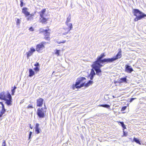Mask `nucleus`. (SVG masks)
I'll list each match as a JSON object with an SVG mask.
<instances>
[{
	"label": "nucleus",
	"mask_w": 146,
	"mask_h": 146,
	"mask_svg": "<svg viewBox=\"0 0 146 146\" xmlns=\"http://www.w3.org/2000/svg\"><path fill=\"white\" fill-rule=\"evenodd\" d=\"M105 56L104 53H102L100 56L97 58V60L92 65V67L94 69L97 75L99 76L101 75L102 70L100 68L104 65L102 64L104 63H111L114 62L122 56L121 51V49L118 52L117 55L111 58H104L102 59Z\"/></svg>",
	"instance_id": "obj_1"
},
{
	"label": "nucleus",
	"mask_w": 146,
	"mask_h": 146,
	"mask_svg": "<svg viewBox=\"0 0 146 146\" xmlns=\"http://www.w3.org/2000/svg\"><path fill=\"white\" fill-rule=\"evenodd\" d=\"M0 99L6 101L5 103L8 106L10 105L12 103V97L8 91L7 92H3L0 93Z\"/></svg>",
	"instance_id": "obj_2"
},
{
	"label": "nucleus",
	"mask_w": 146,
	"mask_h": 146,
	"mask_svg": "<svg viewBox=\"0 0 146 146\" xmlns=\"http://www.w3.org/2000/svg\"><path fill=\"white\" fill-rule=\"evenodd\" d=\"M85 80L86 78L83 77L78 78L76 80V84L72 85L73 88L74 89L75 88H80L83 87L85 84V82H84V81Z\"/></svg>",
	"instance_id": "obj_3"
},
{
	"label": "nucleus",
	"mask_w": 146,
	"mask_h": 146,
	"mask_svg": "<svg viewBox=\"0 0 146 146\" xmlns=\"http://www.w3.org/2000/svg\"><path fill=\"white\" fill-rule=\"evenodd\" d=\"M132 13L134 15L136 16L134 19L135 21H138L144 17H146V14L140 11L138 9H133L132 11Z\"/></svg>",
	"instance_id": "obj_4"
},
{
	"label": "nucleus",
	"mask_w": 146,
	"mask_h": 146,
	"mask_svg": "<svg viewBox=\"0 0 146 146\" xmlns=\"http://www.w3.org/2000/svg\"><path fill=\"white\" fill-rule=\"evenodd\" d=\"M46 112V110L43 108H40L37 110V114L39 118H42L44 117Z\"/></svg>",
	"instance_id": "obj_5"
},
{
	"label": "nucleus",
	"mask_w": 146,
	"mask_h": 146,
	"mask_svg": "<svg viewBox=\"0 0 146 146\" xmlns=\"http://www.w3.org/2000/svg\"><path fill=\"white\" fill-rule=\"evenodd\" d=\"M133 70L132 67L128 64L125 65V71L128 73H131Z\"/></svg>",
	"instance_id": "obj_6"
},
{
	"label": "nucleus",
	"mask_w": 146,
	"mask_h": 146,
	"mask_svg": "<svg viewBox=\"0 0 146 146\" xmlns=\"http://www.w3.org/2000/svg\"><path fill=\"white\" fill-rule=\"evenodd\" d=\"M44 100L42 98H40L36 100V105L37 107H42L43 104Z\"/></svg>",
	"instance_id": "obj_7"
},
{
	"label": "nucleus",
	"mask_w": 146,
	"mask_h": 146,
	"mask_svg": "<svg viewBox=\"0 0 146 146\" xmlns=\"http://www.w3.org/2000/svg\"><path fill=\"white\" fill-rule=\"evenodd\" d=\"M35 51V48H31L30 50L26 53L27 58H29L30 56H31L33 54V53Z\"/></svg>",
	"instance_id": "obj_8"
},
{
	"label": "nucleus",
	"mask_w": 146,
	"mask_h": 146,
	"mask_svg": "<svg viewBox=\"0 0 146 146\" xmlns=\"http://www.w3.org/2000/svg\"><path fill=\"white\" fill-rule=\"evenodd\" d=\"M27 8L24 7L22 10V12L25 14L26 17H27L30 15V13L27 11Z\"/></svg>",
	"instance_id": "obj_9"
},
{
	"label": "nucleus",
	"mask_w": 146,
	"mask_h": 146,
	"mask_svg": "<svg viewBox=\"0 0 146 146\" xmlns=\"http://www.w3.org/2000/svg\"><path fill=\"white\" fill-rule=\"evenodd\" d=\"M44 47V46L43 44H38L36 46V50L37 51L39 52L40 50H42L43 48Z\"/></svg>",
	"instance_id": "obj_10"
},
{
	"label": "nucleus",
	"mask_w": 146,
	"mask_h": 146,
	"mask_svg": "<svg viewBox=\"0 0 146 146\" xmlns=\"http://www.w3.org/2000/svg\"><path fill=\"white\" fill-rule=\"evenodd\" d=\"M44 35L45 36V38L46 40H48L49 37H48L50 35V33L48 32L47 30H44Z\"/></svg>",
	"instance_id": "obj_11"
},
{
	"label": "nucleus",
	"mask_w": 146,
	"mask_h": 146,
	"mask_svg": "<svg viewBox=\"0 0 146 146\" xmlns=\"http://www.w3.org/2000/svg\"><path fill=\"white\" fill-rule=\"evenodd\" d=\"M94 69L93 68L91 69L90 74L89 75V77H90V80H93L94 76L96 75V73L94 71Z\"/></svg>",
	"instance_id": "obj_12"
},
{
	"label": "nucleus",
	"mask_w": 146,
	"mask_h": 146,
	"mask_svg": "<svg viewBox=\"0 0 146 146\" xmlns=\"http://www.w3.org/2000/svg\"><path fill=\"white\" fill-rule=\"evenodd\" d=\"M48 19H46L44 17H41L40 19V22L42 23H44V24H46L47 23L46 21Z\"/></svg>",
	"instance_id": "obj_13"
},
{
	"label": "nucleus",
	"mask_w": 146,
	"mask_h": 146,
	"mask_svg": "<svg viewBox=\"0 0 146 146\" xmlns=\"http://www.w3.org/2000/svg\"><path fill=\"white\" fill-rule=\"evenodd\" d=\"M39 124L38 123H37L36 124L35 126V131L36 132V133L38 134L40 133V129L39 128Z\"/></svg>",
	"instance_id": "obj_14"
},
{
	"label": "nucleus",
	"mask_w": 146,
	"mask_h": 146,
	"mask_svg": "<svg viewBox=\"0 0 146 146\" xmlns=\"http://www.w3.org/2000/svg\"><path fill=\"white\" fill-rule=\"evenodd\" d=\"M29 76L30 77L33 76L35 74V72L31 69H29Z\"/></svg>",
	"instance_id": "obj_15"
},
{
	"label": "nucleus",
	"mask_w": 146,
	"mask_h": 146,
	"mask_svg": "<svg viewBox=\"0 0 146 146\" xmlns=\"http://www.w3.org/2000/svg\"><path fill=\"white\" fill-rule=\"evenodd\" d=\"M34 14H30L27 17V21H31L33 19V16Z\"/></svg>",
	"instance_id": "obj_16"
},
{
	"label": "nucleus",
	"mask_w": 146,
	"mask_h": 146,
	"mask_svg": "<svg viewBox=\"0 0 146 146\" xmlns=\"http://www.w3.org/2000/svg\"><path fill=\"white\" fill-rule=\"evenodd\" d=\"M45 11L46 9H43L40 12H39V14L41 17H44V14Z\"/></svg>",
	"instance_id": "obj_17"
},
{
	"label": "nucleus",
	"mask_w": 146,
	"mask_h": 146,
	"mask_svg": "<svg viewBox=\"0 0 146 146\" xmlns=\"http://www.w3.org/2000/svg\"><path fill=\"white\" fill-rule=\"evenodd\" d=\"M93 81L91 80H89L88 82L85 84H84V86L86 87H88L90 85H91L93 83Z\"/></svg>",
	"instance_id": "obj_18"
},
{
	"label": "nucleus",
	"mask_w": 146,
	"mask_h": 146,
	"mask_svg": "<svg viewBox=\"0 0 146 146\" xmlns=\"http://www.w3.org/2000/svg\"><path fill=\"white\" fill-rule=\"evenodd\" d=\"M66 24L68 27L69 28L67 29L68 31L69 32L72 29V25L71 23H67Z\"/></svg>",
	"instance_id": "obj_19"
},
{
	"label": "nucleus",
	"mask_w": 146,
	"mask_h": 146,
	"mask_svg": "<svg viewBox=\"0 0 146 146\" xmlns=\"http://www.w3.org/2000/svg\"><path fill=\"white\" fill-rule=\"evenodd\" d=\"M127 79L126 77H123L121 78L119 80V82L122 83L123 82H126L127 81Z\"/></svg>",
	"instance_id": "obj_20"
},
{
	"label": "nucleus",
	"mask_w": 146,
	"mask_h": 146,
	"mask_svg": "<svg viewBox=\"0 0 146 146\" xmlns=\"http://www.w3.org/2000/svg\"><path fill=\"white\" fill-rule=\"evenodd\" d=\"M133 140L135 142H136L137 143H138L140 145H141V143L140 142L139 140L137 138H134Z\"/></svg>",
	"instance_id": "obj_21"
},
{
	"label": "nucleus",
	"mask_w": 146,
	"mask_h": 146,
	"mask_svg": "<svg viewBox=\"0 0 146 146\" xmlns=\"http://www.w3.org/2000/svg\"><path fill=\"white\" fill-rule=\"evenodd\" d=\"M119 123H120V124L121 125L122 127L123 128V130L125 129H126V127L123 122H119Z\"/></svg>",
	"instance_id": "obj_22"
},
{
	"label": "nucleus",
	"mask_w": 146,
	"mask_h": 146,
	"mask_svg": "<svg viewBox=\"0 0 146 146\" xmlns=\"http://www.w3.org/2000/svg\"><path fill=\"white\" fill-rule=\"evenodd\" d=\"M99 106L102 107L104 108H108L110 107V106L109 105L105 104H102L100 105H99Z\"/></svg>",
	"instance_id": "obj_23"
},
{
	"label": "nucleus",
	"mask_w": 146,
	"mask_h": 146,
	"mask_svg": "<svg viewBox=\"0 0 146 146\" xmlns=\"http://www.w3.org/2000/svg\"><path fill=\"white\" fill-rule=\"evenodd\" d=\"M71 16L70 15H69L67 17L66 21V23H67L69 22H70L71 21Z\"/></svg>",
	"instance_id": "obj_24"
},
{
	"label": "nucleus",
	"mask_w": 146,
	"mask_h": 146,
	"mask_svg": "<svg viewBox=\"0 0 146 146\" xmlns=\"http://www.w3.org/2000/svg\"><path fill=\"white\" fill-rule=\"evenodd\" d=\"M21 20L19 19H17V20L16 21V24L17 25H20L21 23Z\"/></svg>",
	"instance_id": "obj_25"
},
{
	"label": "nucleus",
	"mask_w": 146,
	"mask_h": 146,
	"mask_svg": "<svg viewBox=\"0 0 146 146\" xmlns=\"http://www.w3.org/2000/svg\"><path fill=\"white\" fill-rule=\"evenodd\" d=\"M2 106V110L1 111L5 113L6 111L5 109V106L3 104L1 105Z\"/></svg>",
	"instance_id": "obj_26"
},
{
	"label": "nucleus",
	"mask_w": 146,
	"mask_h": 146,
	"mask_svg": "<svg viewBox=\"0 0 146 146\" xmlns=\"http://www.w3.org/2000/svg\"><path fill=\"white\" fill-rule=\"evenodd\" d=\"M34 69L35 70V71L36 72L38 71L39 70V68L38 67H36L34 68Z\"/></svg>",
	"instance_id": "obj_27"
},
{
	"label": "nucleus",
	"mask_w": 146,
	"mask_h": 146,
	"mask_svg": "<svg viewBox=\"0 0 146 146\" xmlns=\"http://www.w3.org/2000/svg\"><path fill=\"white\" fill-rule=\"evenodd\" d=\"M60 51V50H56V51L55 52V54H57V56H58L59 54V52Z\"/></svg>",
	"instance_id": "obj_28"
},
{
	"label": "nucleus",
	"mask_w": 146,
	"mask_h": 146,
	"mask_svg": "<svg viewBox=\"0 0 146 146\" xmlns=\"http://www.w3.org/2000/svg\"><path fill=\"white\" fill-rule=\"evenodd\" d=\"M127 108V107L126 106H124L123 107H122L121 111H123L125 110Z\"/></svg>",
	"instance_id": "obj_29"
},
{
	"label": "nucleus",
	"mask_w": 146,
	"mask_h": 146,
	"mask_svg": "<svg viewBox=\"0 0 146 146\" xmlns=\"http://www.w3.org/2000/svg\"><path fill=\"white\" fill-rule=\"evenodd\" d=\"M15 90H14L13 88L11 90V92H12V95H14V93L15 92Z\"/></svg>",
	"instance_id": "obj_30"
},
{
	"label": "nucleus",
	"mask_w": 146,
	"mask_h": 146,
	"mask_svg": "<svg viewBox=\"0 0 146 146\" xmlns=\"http://www.w3.org/2000/svg\"><path fill=\"white\" fill-rule=\"evenodd\" d=\"M32 132L30 131L29 133V139H30L31 138V136L32 135Z\"/></svg>",
	"instance_id": "obj_31"
},
{
	"label": "nucleus",
	"mask_w": 146,
	"mask_h": 146,
	"mask_svg": "<svg viewBox=\"0 0 146 146\" xmlns=\"http://www.w3.org/2000/svg\"><path fill=\"white\" fill-rule=\"evenodd\" d=\"M2 146H6V142L5 141H4L2 143Z\"/></svg>",
	"instance_id": "obj_32"
},
{
	"label": "nucleus",
	"mask_w": 146,
	"mask_h": 146,
	"mask_svg": "<svg viewBox=\"0 0 146 146\" xmlns=\"http://www.w3.org/2000/svg\"><path fill=\"white\" fill-rule=\"evenodd\" d=\"M5 113L4 112H3L2 111L0 112V117H1L2 115Z\"/></svg>",
	"instance_id": "obj_33"
},
{
	"label": "nucleus",
	"mask_w": 146,
	"mask_h": 146,
	"mask_svg": "<svg viewBox=\"0 0 146 146\" xmlns=\"http://www.w3.org/2000/svg\"><path fill=\"white\" fill-rule=\"evenodd\" d=\"M34 66L36 67H38L39 66V64L38 63L36 62Z\"/></svg>",
	"instance_id": "obj_34"
},
{
	"label": "nucleus",
	"mask_w": 146,
	"mask_h": 146,
	"mask_svg": "<svg viewBox=\"0 0 146 146\" xmlns=\"http://www.w3.org/2000/svg\"><path fill=\"white\" fill-rule=\"evenodd\" d=\"M20 2H21V3H20V6L21 7H22L23 6V1H20Z\"/></svg>",
	"instance_id": "obj_35"
},
{
	"label": "nucleus",
	"mask_w": 146,
	"mask_h": 146,
	"mask_svg": "<svg viewBox=\"0 0 146 146\" xmlns=\"http://www.w3.org/2000/svg\"><path fill=\"white\" fill-rule=\"evenodd\" d=\"M27 108H33V107L32 106H31V105H29L27 107Z\"/></svg>",
	"instance_id": "obj_36"
},
{
	"label": "nucleus",
	"mask_w": 146,
	"mask_h": 146,
	"mask_svg": "<svg viewBox=\"0 0 146 146\" xmlns=\"http://www.w3.org/2000/svg\"><path fill=\"white\" fill-rule=\"evenodd\" d=\"M66 42V40L63 41H60L59 42H58V44H60L61 43H64Z\"/></svg>",
	"instance_id": "obj_37"
},
{
	"label": "nucleus",
	"mask_w": 146,
	"mask_h": 146,
	"mask_svg": "<svg viewBox=\"0 0 146 146\" xmlns=\"http://www.w3.org/2000/svg\"><path fill=\"white\" fill-rule=\"evenodd\" d=\"M69 32L68 31V30H67V32H66L65 33H62L63 35H66Z\"/></svg>",
	"instance_id": "obj_38"
},
{
	"label": "nucleus",
	"mask_w": 146,
	"mask_h": 146,
	"mask_svg": "<svg viewBox=\"0 0 146 146\" xmlns=\"http://www.w3.org/2000/svg\"><path fill=\"white\" fill-rule=\"evenodd\" d=\"M135 99V98H131L130 100V101L129 102H132L133 101V100Z\"/></svg>",
	"instance_id": "obj_39"
},
{
	"label": "nucleus",
	"mask_w": 146,
	"mask_h": 146,
	"mask_svg": "<svg viewBox=\"0 0 146 146\" xmlns=\"http://www.w3.org/2000/svg\"><path fill=\"white\" fill-rule=\"evenodd\" d=\"M17 88L15 86L13 88L14 90H16L17 89Z\"/></svg>",
	"instance_id": "obj_40"
},
{
	"label": "nucleus",
	"mask_w": 146,
	"mask_h": 146,
	"mask_svg": "<svg viewBox=\"0 0 146 146\" xmlns=\"http://www.w3.org/2000/svg\"><path fill=\"white\" fill-rule=\"evenodd\" d=\"M66 37H67V38L68 39V38H70L71 37V36H66Z\"/></svg>",
	"instance_id": "obj_41"
},
{
	"label": "nucleus",
	"mask_w": 146,
	"mask_h": 146,
	"mask_svg": "<svg viewBox=\"0 0 146 146\" xmlns=\"http://www.w3.org/2000/svg\"><path fill=\"white\" fill-rule=\"evenodd\" d=\"M0 104H1V105H3V103L2 102H0Z\"/></svg>",
	"instance_id": "obj_42"
},
{
	"label": "nucleus",
	"mask_w": 146,
	"mask_h": 146,
	"mask_svg": "<svg viewBox=\"0 0 146 146\" xmlns=\"http://www.w3.org/2000/svg\"><path fill=\"white\" fill-rule=\"evenodd\" d=\"M123 133H124V135H125V136H126V135H125V132L124 131H123Z\"/></svg>",
	"instance_id": "obj_43"
},
{
	"label": "nucleus",
	"mask_w": 146,
	"mask_h": 146,
	"mask_svg": "<svg viewBox=\"0 0 146 146\" xmlns=\"http://www.w3.org/2000/svg\"><path fill=\"white\" fill-rule=\"evenodd\" d=\"M123 133H124V135H125V136H126V135H125V132L124 131H123Z\"/></svg>",
	"instance_id": "obj_44"
},
{
	"label": "nucleus",
	"mask_w": 146,
	"mask_h": 146,
	"mask_svg": "<svg viewBox=\"0 0 146 146\" xmlns=\"http://www.w3.org/2000/svg\"><path fill=\"white\" fill-rule=\"evenodd\" d=\"M32 29H33V28H32V27H31V28H30V30H32Z\"/></svg>",
	"instance_id": "obj_45"
},
{
	"label": "nucleus",
	"mask_w": 146,
	"mask_h": 146,
	"mask_svg": "<svg viewBox=\"0 0 146 146\" xmlns=\"http://www.w3.org/2000/svg\"><path fill=\"white\" fill-rule=\"evenodd\" d=\"M30 128H31V129H32V128H33V127H31V124H30Z\"/></svg>",
	"instance_id": "obj_46"
},
{
	"label": "nucleus",
	"mask_w": 146,
	"mask_h": 146,
	"mask_svg": "<svg viewBox=\"0 0 146 146\" xmlns=\"http://www.w3.org/2000/svg\"><path fill=\"white\" fill-rule=\"evenodd\" d=\"M23 0H21V1H23Z\"/></svg>",
	"instance_id": "obj_47"
},
{
	"label": "nucleus",
	"mask_w": 146,
	"mask_h": 146,
	"mask_svg": "<svg viewBox=\"0 0 146 146\" xmlns=\"http://www.w3.org/2000/svg\"><path fill=\"white\" fill-rule=\"evenodd\" d=\"M113 98H115V97L114 96H113Z\"/></svg>",
	"instance_id": "obj_48"
}]
</instances>
